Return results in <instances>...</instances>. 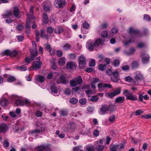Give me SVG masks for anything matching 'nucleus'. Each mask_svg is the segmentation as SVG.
<instances>
[{
  "label": "nucleus",
  "mask_w": 151,
  "mask_h": 151,
  "mask_svg": "<svg viewBox=\"0 0 151 151\" xmlns=\"http://www.w3.org/2000/svg\"><path fill=\"white\" fill-rule=\"evenodd\" d=\"M128 32L130 35L129 40L123 41L124 45L125 46L128 45L132 42H134L135 41V38L138 37L139 35V31L134 29L132 27H130L129 29Z\"/></svg>",
  "instance_id": "obj_1"
},
{
  "label": "nucleus",
  "mask_w": 151,
  "mask_h": 151,
  "mask_svg": "<svg viewBox=\"0 0 151 151\" xmlns=\"http://www.w3.org/2000/svg\"><path fill=\"white\" fill-rule=\"evenodd\" d=\"M32 45L33 48L30 50V52L31 53L30 57L32 60H33L38 54V51L37 50V45L35 42H32Z\"/></svg>",
  "instance_id": "obj_2"
},
{
  "label": "nucleus",
  "mask_w": 151,
  "mask_h": 151,
  "mask_svg": "<svg viewBox=\"0 0 151 151\" xmlns=\"http://www.w3.org/2000/svg\"><path fill=\"white\" fill-rule=\"evenodd\" d=\"M34 150H37V151H42L43 150H45L46 151H51V147L49 144L38 146L35 148Z\"/></svg>",
  "instance_id": "obj_3"
},
{
  "label": "nucleus",
  "mask_w": 151,
  "mask_h": 151,
  "mask_svg": "<svg viewBox=\"0 0 151 151\" xmlns=\"http://www.w3.org/2000/svg\"><path fill=\"white\" fill-rule=\"evenodd\" d=\"M82 82L81 78L79 76L76 79H74L70 81V84L71 87H74L78 85L81 84Z\"/></svg>",
  "instance_id": "obj_4"
},
{
  "label": "nucleus",
  "mask_w": 151,
  "mask_h": 151,
  "mask_svg": "<svg viewBox=\"0 0 151 151\" xmlns=\"http://www.w3.org/2000/svg\"><path fill=\"white\" fill-rule=\"evenodd\" d=\"M120 93V90L119 88H117L113 90L112 92L106 93V95L109 98H112L114 96L117 95Z\"/></svg>",
  "instance_id": "obj_5"
},
{
  "label": "nucleus",
  "mask_w": 151,
  "mask_h": 151,
  "mask_svg": "<svg viewBox=\"0 0 151 151\" xmlns=\"http://www.w3.org/2000/svg\"><path fill=\"white\" fill-rule=\"evenodd\" d=\"M54 3L55 6L60 8L64 6L65 3V0H55Z\"/></svg>",
  "instance_id": "obj_6"
},
{
  "label": "nucleus",
  "mask_w": 151,
  "mask_h": 151,
  "mask_svg": "<svg viewBox=\"0 0 151 151\" xmlns=\"http://www.w3.org/2000/svg\"><path fill=\"white\" fill-rule=\"evenodd\" d=\"M123 94L126 96L127 99L132 100H135V98L133 96L131 93L129 92L128 90L124 91Z\"/></svg>",
  "instance_id": "obj_7"
},
{
  "label": "nucleus",
  "mask_w": 151,
  "mask_h": 151,
  "mask_svg": "<svg viewBox=\"0 0 151 151\" xmlns=\"http://www.w3.org/2000/svg\"><path fill=\"white\" fill-rule=\"evenodd\" d=\"M86 47L90 50L92 51L94 47H95V45L94 43L91 40H90L87 42L86 44Z\"/></svg>",
  "instance_id": "obj_8"
},
{
  "label": "nucleus",
  "mask_w": 151,
  "mask_h": 151,
  "mask_svg": "<svg viewBox=\"0 0 151 151\" xmlns=\"http://www.w3.org/2000/svg\"><path fill=\"white\" fill-rule=\"evenodd\" d=\"M45 128L44 127L39 126H37V128L32 131L31 134H34L37 132H43L45 130Z\"/></svg>",
  "instance_id": "obj_9"
},
{
  "label": "nucleus",
  "mask_w": 151,
  "mask_h": 151,
  "mask_svg": "<svg viewBox=\"0 0 151 151\" xmlns=\"http://www.w3.org/2000/svg\"><path fill=\"white\" fill-rule=\"evenodd\" d=\"M150 58V57L148 54H143L142 55V63H145L148 62Z\"/></svg>",
  "instance_id": "obj_10"
},
{
  "label": "nucleus",
  "mask_w": 151,
  "mask_h": 151,
  "mask_svg": "<svg viewBox=\"0 0 151 151\" xmlns=\"http://www.w3.org/2000/svg\"><path fill=\"white\" fill-rule=\"evenodd\" d=\"M42 65V63L40 62L35 61L32 64V66L34 68V70L40 68Z\"/></svg>",
  "instance_id": "obj_11"
},
{
  "label": "nucleus",
  "mask_w": 151,
  "mask_h": 151,
  "mask_svg": "<svg viewBox=\"0 0 151 151\" xmlns=\"http://www.w3.org/2000/svg\"><path fill=\"white\" fill-rule=\"evenodd\" d=\"M56 82L58 84L62 83L65 84L66 83V81L65 79V78L64 76L62 75H61L59 78L58 79L57 81Z\"/></svg>",
  "instance_id": "obj_12"
},
{
  "label": "nucleus",
  "mask_w": 151,
  "mask_h": 151,
  "mask_svg": "<svg viewBox=\"0 0 151 151\" xmlns=\"http://www.w3.org/2000/svg\"><path fill=\"white\" fill-rule=\"evenodd\" d=\"M108 111L107 106L104 105L101 108L100 114L101 115L107 113V111Z\"/></svg>",
  "instance_id": "obj_13"
},
{
  "label": "nucleus",
  "mask_w": 151,
  "mask_h": 151,
  "mask_svg": "<svg viewBox=\"0 0 151 151\" xmlns=\"http://www.w3.org/2000/svg\"><path fill=\"white\" fill-rule=\"evenodd\" d=\"M76 65L73 62H69L66 65V68L68 69H73L76 68Z\"/></svg>",
  "instance_id": "obj_14"
},
{
  "label": "nucleus",
  "mask_w": 151,
  "mask_h": 151,
  "mask_svg": "<svg viewBox=\"0 0 151 151\" xmlns=\"http://www.w3.org/2000/svg\"><path fill=\"white\" fill-rule=\"evenodd\" d=\"M50 90L52 93L55 96H58L59 93H58L56 87L53 86L50 88Z\"/></svg>",
  "instance_id": "obj_15"
},
{
  "label": "nucleus",
  "mask_w": 151,
  "mask_h": 151,
  "mask_svg": "<svg viewBox=\"0 0 151 151\" xmlns=\"http://www.w3.org/2000/svg\"><path fill=\"white\" fill-rule=\"evenodd\" d=\"M7 127L6 124H2L0 125V133H3L6 131Z\"/></svg>",
  "instance_id": "obj_16"
},
{
  "label": "nucleus",
  "mask_w": 151,
  "mask_h": 151,
  "mask_svg": "<svg viewBox=\"0 0 151 151\" xmlns=\"http://www.w3.org/2000/svg\"><path fill=\"white\" fill-rule=\"evenodd\" d=\"M32 19L30 18V16L29 14H27V19L26 24V27L27 28H29L31 27V19Z\"/></svg>",
  "instance_id": "obj_17"
},
{
  "label": "nucleus",
  "mask_w": 151,
  "mask_h": 151,
  "mask_svg": "<svg viewBox=\"0 0 151 151\" xmlns=\"http://www.w3.org/2000/svg\"><path fill=\"white\" fill-rule=\"evenodd\" d=\"M103 41L100 39H96L94 42L95 47H97L100 45H103Z\"/></svg>",
  "instance_id": "obj_18"
},
{
  "label": "nucleus",
  "mask_w": 151,
  "mask_h": 151,
  "mask_svg": "<svg viewBox=\"0 0 151 151\" xmlns=\"http://www.w3.org/2000/svg\"><path fill=\"white\" fill-rule=\"evenodd\" d=\"M33 106L34 108H36L38 109H41L42 111L44 110V108L42 107V106L39 103L37 102H35L33 105Z\"/></svg>",
  "instance_id": "obj_19"
},
{
  "label": "nucleus",
  "mask_w": 151,
  "mask_h": 151,
  "mask_svg": "<svg viewBox=\"0 0 151 151\" xmlns=\"http://www.w3.org/2000/svg\"><path fill=\"white\" fill-rule=\"evenodd\" d=\"M104 147V145L98 144L95 146V148L97 151H102Z\"/></svg>",
  "instance_id": "obj_20"
},
{
  "label": "nucleus",
  "mask_w": 151,
  "mask_h": 151,
  "mask_svg": "<svg viewBox=\"0 0 151 151\" xmlns=\"http://www.w3.org/2000/svg\"><path fill=\"white\" fill-rule=\"evenodd\" d=\"M14 15L15 17L19 18L20 16L19 14V11L18 8L15 7L13 12Z\"/></svg>",
  "instance_id": "obj_21"
},
{
  "label": "nucleus",
  "mask_w": 151,
  "mask_h": 151,
  "mask_svg": "<svg viewBox=\"0 0 151 151\" xmlns=\"http://www.w3.org/2000/svg\"><path fill=\"white\" fill-rule=\"evenodd\" d=\"M98 87L100 91H102L105 89L104 83H99L98 85Z\"/></svg>",
  "instance_id": "obj_22"
},
{
  "label": "nucleus",
  "mask_w": 151,
  "mask_h": 151,
  "mask_svg": "<svg viewBox=\"0 0 151 151\" xmlns=\"http://www.w3.org/2000/svg\"><path fill=\"white\" fill-rule=\"evenodd\" d=\"M65 58L64 57H62L58 60V63L60 65L62 66L65 65Z\"/></svg>",
  "instance_id": "obj_23"
},
{
  "label": "nucleus",
  "mask_w": 151,
  "mask_h": 151,
  "mask_svg": "<svg viewBox=\"0 0 151 151\" xmlns=\"http://www.w3.org/2000/svg\"><path fill=\"white\" fill-rule=\"evenodd\" d=\"M124 100V98L123 97H119L115 99V102L116 103L119 104L122 103Z\"/></svg>",
  "instance_id": "obj_24"
},
{
  "label": "nucleus",
  "mask_w": 151,
  "mask_h": 151,
  "mask_svg": "<svg viewBox=\"0 0 151 151\" xmlns=\"http://www.w3.org/2000/svg\"><path fill=\"white\" fill-rule=\"evenodd\" d=\"M16 69L17 70H19L21 71H25L27 68V67L24 65L21 66L17 67Z\"/></svg>",
  "instance_id": "obj_25"
},
{
  "label": "nucleus",
  "mask_w": 151,
  "mask_h": 151,
  "mask_svg": "<svg viewBox=\"0 0 151 151\" xmlns=\"http://www.w3.org/2000/svg\"><path fill=\"white\" fill-rule=\"evenodd\" d=\"M86 151H94V147L91 145H88L86 147Z\"/></svg>",
  "instance_id": "obj_26"
},
{
  "label": "nucleus",
  "mask_w": 151,
  "mask_h": 151,
  "mask_svg": "<svg viewBox=\"0 0 151 151\" xmlns=\"http://www.w3.org/2000/svg\"><path fill=\"white\" fill-rule=\"evenodd\" d=\"M36 79L38 81L43 83L44 81L45 78L43 76L39 75L37 77Z\"/></svg>",
  "instance_id": "obj_27"
},
{
  "label": "nucleus",
  "mask_w": 151,
  "mask_h": 151,
  "mask_svg": "<svg viewBox=\"0 0 151 151\" xmlns=\"http://www.w3.org/2000/svg\"><path fill=\"white\" fill-rule=\"evenodd\" d=\"M106 64H100L98 65L99 70L101 71H104L106 68Z\"/></svg>",
  "instance_id": "obj_28"
},
{
  "label": "nucleus",
  "mask_w": 151,
  "mask_h": 151,
  "mask_svg": "<svg viewBox=\"0 0 151 151\" xmlns=\"http://www.w3.org/2000/svg\"><path fill=\"white\" fill-rule=\"evenodd\" d=\"M149 33L148 30L146 28H143L142 30V36H147Z\"/></svg>",
  "instance_id": "obj_29"
},
{
  "label": "nucleus",
  "mask_w": 151,
  "mask_h": 151,
  "mask_svg": "<svg viewBox=\"0 0 151 151\" xmlns=\"http://www.w3.org/2000/svg\"><path fill=\"white\" fill-rule=\"evenodd\" d=\"M107 108L108 111L111 112L114 110L115 108V106L114 105L110 104L109 106H107Z\"/></svg>",
  "instance_id": "obj_30"
},
{
  "label": "nucleus",
  "mask_w": 151,
  "mask_h": 151,
  "mask_svg": "<svg viewBox=\"0 0 151 151\" xmlns=\"http://www.w3.org/2000/svg\"><path fill=\"white\" fill-rule=\"evenodd\" d=\"M16 104L18 106H23L24 105V103L23 101L20 99H18L16 101Z\"/></svg>",
  "instance_id": "obj_31"
},
{
  "label": "nucleus",
  "mask_w": 151,
  "mask_h": 151,
  "mask_svg": "<svg viewBox=\"0 0 151 151\" xmlns=\"http://www.w3.org/2000/svg\"><path fill=\"white\" fill-rule=\"evenodd\" d=\"M63 31V28L62 27H58L55 28V32L56 33L59 34L62 32Z\"/></svg>",
  "instance_id": "obj_32"
},
{
  "label": "nucleus",
  "mask_w": 151,
  "mask_h": 151,
  "mask_svg": "<svg viewBox=\"0 0 151 151\" xmlns=\"http://www.w3.org/2000/svg\"><path fill=\"white\" fill-rule=\"evenodd\" d=\"M121 71V70L120 69H118L113 72L112 75L114 76H119Z\"/></svg>",
  "instance_id": "obj_33"
},
{
  "label": "nucleus",
  "mask_w": 151,
  "mask_h": 151,
  "mask_svg": "<svg viewBox=\"0 0 151 151\" xmlns=\"http://www.w3.org/2000/svg\"><path fill=\"white\" fill-rule=\"evenodd\" d=\"M118 148L119 147L118 145H110V151H116Z\"/></svg>",
  "instance_id": "obj_34"
},
{
  "label": "nucleus",
  "mask_w": 151,
  "mask_h": 151,
  "mask_svg": "<svg viewBox=\"0 0 151 151\" xmlns=\"http://www.w3.org/2000/svg\"><path fill=\"white\" fill-rule=\"evenodd\" d=\"M29 12L30 14H29L30 16V18L33 19L34 18V16L33 15V7L31 6L29 10Z\"/></svg>",
  "instance_id": "obj_35"
},
{
  "label": "nucleus",
  "mask_w": 151,
  "mask_h": 151,
  "mask_svg": "<svg viewBox=\"0 0 151 151\" xmlns=\"http://www.w3.org/2000/svg\"><path fill=\"white\" fill-rule=\"evenodd\" d=\"M86 64V61L79 62V67L81 68H82L85 67Z\"/></svg>",
  "instance_id": "obj_36"
},
{
  "label": "nucleus",
  "mask_w": 151,
  "mask_h": 151,
  "mask_svg": "<svg viewBox=\"0 0 151 151\" xmlns=\"http://www.w3.org/2000/svg\"><path fill=\"white\" fill-rule=\"evenodd\" d=\"M8 103V101L6 99H4L1 101V104L3 106H5L7 105Z\"/></svg>",
  "instance_id": "obj_37"
},
{
  "label": "nucleus",
  "mask_w": 151,
  "mask_h": 151,
  "mask_svg": "<svg viewBox=\"0 0 151 151\" xmlns=\"http://www.w3.org/2000/svg\"><path fill=\"white\" fill-rule=\"evenodd\" d=\"M64 93L66 96H69L71 95V91L70 89L69 88L66 89L64 91Z\"/></svg>",
  "instance_id": "obj_38"
},
{
  "label": "nucleus",
  "mask_w": 151,
  "mask_h": 151,
  "mask_svg": "<svg viewBox=\"0 0 151 151\" xmlns=\"http://www.w3.org/2000/svg\"><path fill=\"white\" fill-rule=\"evenodd\" d=\"M135 49L134 48H131L129 49V52H126L125 53L128 55H132L133 53L135 52Z\"/></svg>",
  "instance_id": "obj_39"
},
{
  "label": "nucleus",
  "mask_w": 151,
  "mask_h": 151,
  "mask_svg": "<svg viewBox=\"0 0 151 151\" xmlns=\"http://www.w3.org/2000/svg\"><path fill=\"white\" fill-rule=\"evenodd\" d=\"M143 19L147 22H149L151 21V18L148 14H145L144 16Z\"/></svg>",
  "instance_id": "obj_40"
},
{
  "label": "nucleus",
  "mask_w": 151,
  "mask_h": 151,
  "mask_svg": "<svg viewBox=\"0 0 151 151\" xmlns=\"http://www.w3.org/2000/svg\"><path fill=\"white\" fill-rule=\"evenodd\" d=\"M71 46L68 43H66L65 44L63 47V48L65 50H69Z\"/></svg>",
  "instance_id": "obj_41"
},
{
  "label": "nucleus",
  "mask_w": 151,
  "mask_h": 151,
  "mask_svg": "<svg viewBox=\"0 0 151 151\" xmlns=\"http://www.w3.org/2000/svg\"><path fill=\"white\" fill-rule=\"evenodd\" d=\"M12 128L14 130V132H17L19 129V128L17 124H15L12 126Z\"/></svg>",
  "instance_id": "obj_42"
},
{
  "label": "nucleus",
  "mask_w": 151,
  "mask_h": 151,
  "mask_svg": "<svg viewBox=\"0 0 151 151\" xmlns=\"http://www.w3.org/2000/svg\"><path fill=\"white\" fill-rule=\"evenodd\" d=\"M96 64L95 60L91 59L89 62V66H90L94 67Z\"/></svg>",
  "instance_id": "obj_43"
},
{
  "label": "nucleus",
  "mask_w": 151,
  "mask_h": 151,
  "mask_svg": "<svg viewBox=\"0 0 151 151\" xmlns=\"http://www.w3.org/2000/svg\"><path fill=\"white\" fill-rule=\"evenodd\" d=\"M48 34H50L52 33L54 31L53 29L51 27H49L47 28Z\"/></svg>",
  "instance_id": "obj_44"
},
{
  "label": "nucleus",
  "mask_w": 151,
  "mask_h": 151,
  "mask_svg": "<svg viewBox=\"0 0 151 151\" xmlns=\"http://www.w3.org/2000/svg\"><path fill=\"white\" fill-rule=\"evenodd\" d=\"M69 101L71 103L75 104L77 102L78 100L75 98H72L70 99Z\"/></svg>",
  "instance_id": "obj_45"
},
{
  "label": "nucleus",
  "mask_w": 151,
  "mask_h": 151,
  "mask_svg": "<svg viewBox=\"0 0 151 151\" xmlns=\"http://www.w3.org/2000/svg\"><path fill=\"white\" fill-rule=\"evenodd\" d=\"M119 78L118 76H114L112 77L111 78V80L114 82H116L118 81L119 80Z\"/></svg>",
  "instance_id": "obj_46"
},
{
  "label": "nucleus",
  "mask_w": 151,
  "mask_h": 151,
  "mask_svg": "<svg viewBox=\"0 0 151 151\" xmlns=\"http://www.w3.org/2000/svg\"><path fill=\"white\" fill-rule=\"evenodd\" d=\"M115 116L114 115H111L109 118V120L111 122H113L115 120Z\"/></svg>",
  "instance_id": "obj_47"
},
{
  "label": "nucleus",
  "mask_w": 151,
  "mask_h": 151,
  "mask_svg": "<svg viewBox=\"0 0 151 151\" xmlns=\"http://www.w3.org/2000/svg\"><path fill=\"white\" fill-rule=\"evenodd\" d=\"M139 65V63L137 61H134L132 62V67L133 68H136Z\"/></svg>",
  "instance_id": "obj_48"
},
{
  "label": "nucleus",
  "mask_w": 151,
  "mask_h": 151,
  "mask_svg": "<svg viewBox=\"0 0 151 151\" xmlns=\"http://www.w3.org/2000/svg\"><path fill=\"white\" fill-rule=\"evenodd\" d=\"M23 101L24 103V105H26L27 106H29L31 104V102L30 100L27 99H24Z\"/></svg>",
  "instance_id": "obj_49"
},
{
  "label": "nucleus",
  "mask_w": 151,
  "mask_h": 151,
  "mask_svg": "<svg viewBox=\"0 0 151 151\" xmlns=\"http://www.w3.org/2000/svg\"><path fill=\"white\" fill-rule=\"evenodd\" d=\"M79 102L81 104L84 105L87 102V100L86 99L83 98L80 100Z\"/></svg>",
  "instance_id": "obj_50"
},
{
  "label": "nucleus",
  "mask_w": 151,
  "mask_h": 151,
  "mask_svg": "<svg viewBox=\"0 0 151 151\" xmlns=\"http://www.w3.org/2000/svg\"><path fill=\"white\" fill-rule=\"evenodd\" d=\"M43 17L44 19V22L45 23H47L48 22L47 19L48 18L47 15L45 13H44L43 14Z\"/></svg>",
  "instance_id": "obj_51"
},
{
  "label": "nucleus",
  "mask_w": 151,
  "mask_h": 151,
  "mask_svg": "<svg viewBox=\"0 0 151 151\" xmlns=\"http://www.w3.org/2000/svg\"><path fill=\"white\" fill-rule=\"evenodd\" d=\"M10 53L11 51L9 50H6L2 53V54L3 55H6L10 56Z\"/></svg>",
  "instance_id": "obj_52"
},
{
  "label": "nucleus",
  "mask_w": 151,
  "mask_h": 151,
  "mask_svg": "<svg viewBox=\"0 0 151 151\" xmlns=\"http://www.w3.org/2000/svg\"><path fill=\"white\" fill-rule=\"evenodd\" d=\"M12 15V13L10 11H8L4 15V18H8L9 16Z\"/></svg>",
  "instance_id": "obj_53"
},
{
  "label": "nucleus",
  "mask_w": 151,
  "mask_h": 151,
  "mask_svg": "<svg viewBox=\"0 0 151 151\" xmlns=\"http://www.w3.org/2000/svg\"><path fill=\"white\" fill-rule=\"evenodd\" d=\"M35 114L37 117H41L42 115V113L40 111L37 110L35 112Z\"/></svg>",
  "instance_id": "obj_54"
},
{
  "label": "nucleus",
  "mask_w": 151,
  "mask_h": 151,
  "mask_svg": "<svg viewBox=\"0 0 151 151\" xmlns=\"http://www.w3.org/2000/svg\"><path fill=\"white\" fill-rule=\"evenodd\" d=\"M120 62V61L119 60H115L114 62V65L116 67H117L119 65Z\"/></svg>",
  "instance_id": "obj_55"
},
{
  "label": "nucleus",
  "mask_w": 151,
  "mask_h": 151,
  "mask_svg": "<svg viewBox=\"0 0 151 151\" xmlns=\"http://www.w3.org/2000/svg\"><path fill=\"white\" fill-rule=\"evenodd\" d=\"M15 78L13 76H11L9 77L7 79V81L9 82H11L13 81H15Z\"/></svg>",
  "instance_id": "obj_56"
},
{
  "label": "nucleus",
  "mask_w": 151,
  "mask_h": 151,
  "mask_svg": "<svg viewBox=\"0 0 151 151\" xmlns=\"http://www.w3.org/2000/svg\"><path fill=\"white\" fill-rule=\"evenodd\" d=\"M141 78L142 75L140 73L137 74L135 77V79L137 80H140Z\"/></svg>",
  "instance_id": "obj_57"
},
{
  "label": "nucleus",
  "mask_w": 151,
  "mask_h": 151,
  "mask_svg": "<svg viewBox=\"0 0 151 151\" xmlns=\"http://www.w3.org/2000/svg\"><path fill=\"white\" fill-rule=\"evenodd\" d=\"M101 36L103 37H106L108 35V32L107 31H104L101 33Z\"/></svg>",
  "instance_id": "obj_58"
},
{
  "label": "nucleus",
  "mask_w": 151,
  "mask_h": 151,
  "mask_svg": "<svg viewBox=\"0 0 151 151\" xmlns=\"http://www.w3.org/2000/svg\"><path fill=\"white\" fill-rule=\"evenodd\" d=\"M124 79L126 81L129 82H130L132 80V78L131 77L129 76L125 77Z\"/></svg>",
  "instance_id": "obj_59"
},
{
  "label": "nucleus",
  "mask_w": 151,
  "mask_h": 151,
  "mask_svg": "<svg viewBox=\"0 0 151 151\" xmlns=\"http://www.w3.org/2000/svg\"><path fill=\"white\" fill-rule=\"evenodd\" d=\"M85 92L87 94H92L95 93L94 91H92L91 90H88Z\"/></svg>",
  "instance_id": "obj_60"
},
{
  "label": "nucleus",
  "mask_w": 151,
  "mask_h": 151,
  "mask_svg": "<svg viewBox=\"0 0 151 151\" xmlns=\"http://www.w3.org/2000/svg\"><path fill=\"white\" fill-rule=\"evenodd\" d=\"M41 36L42 38H47V35L45 34L44 30H41Z\"/></svg>",
  "instance_id": "obj_61"
},
{
  "label": "nucleus",
  "mask_w": 151,
  "mask_h": 151,
  "mask_svg": "<svg viewBox=\"0 0 151 151\" xmlns=\"http://www.w3.org/2000/svg\"><path fill=\"white\" fill-rule=\"evenodd\" d=\"M18 54L17 51L14 50L13 51H11L10 53V56L12 57H13L16 56Z\"/></svg>",
  "instance_id": "obj_62"
},
{
  "label": "nucleus",
  "mask_w": 151,
  "mask_h": 151,
  "mask_svg": "<svg viewBox=\"0 0 151 151\" xmlns=\"http://www.w3.org/2000/svg\"><path fill=\"white\" fill-rule=\"evenodd\" d=\"M119 29L117 27H114L111 29V32L113 33H116L118 32Z\"/></svg>",
  "instance_id": "obj_63"
},
{
  "label": "nucleus",
  "mask_w": 151,
  "mask_h": 151,
  "mask_svg": "<svg viewBox=\"0 0 151 151\" xmlns=\"http://www.w3.org/2000/svg\"><path fill=\"white\" fill-rule=\"evenodd\" d=\"M23 27V25L22 24H18L17 26L16 29L18 30H21Z\"/></svg>",
  "instance_id": "obj_64"
}]
</instances>
